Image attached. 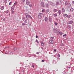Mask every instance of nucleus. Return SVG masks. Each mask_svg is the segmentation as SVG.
<instances>
[{
  "instance_id": "f257e3e1",
  "label": "nucleus",
  "mask_w": 74,
  "mask_h": 74,
  "mask_svg": "<svg viewBox=\"0 0 74 74\" xmlns=\"http://www.w3.org/2000/svg\"><path fill=\"white\" fill-rule=\"evenodd\" d=\"M53 30L54 33H58L59 32V29L56 28H54Z\"/></svg>"
},
{
  "instance_id": "f03ea898",
  "label": "nucleus",
  "mask_w": 74,
  "mask_h": 74,
  "mask_svg": "<svg viewBox=\"0 0 74 74\" xmlns=\"http://www.w3.org/2000/svg\"><path fill=\"white\" fill-rule=\"evenodd\" d=\"M25 15L27 19V20L29 21V20L28 19H29V18L30 15H29V14H28L27 13H25Z\"/></svg>"
},
{
  "instance_id": "7ed1b4c3",
  "label": "nucleus",
  "mask_w": 74,
  "mask_h": 74,
  "mask_svg": "<svg viewBox=\"0 0 74 74\" xmlns=\"http://www.w3.org/2000/svg\"><path fill=\"white\" fill-rule=\"evenodd\" d=\"M42 14L40 13L38 15V18L39 19H41L42 18Z\"/></svg>"
},
{
  "instance_id": "20e7f679",
  "label": "nucleus",
  "mask_w": 74,
  "mask_h": 74,
  "mask_svg": "<svg viewBox=\"0 0 74 74\" xmlns=\"http://www.w3.org/2000/svg\"><path fill=\"white\" fill-rule=\"evenodd\" d=\"M48 3L50 4V5H55V3H53V2L51 1L48 2Z\"/></svg>"
},
{
  "instance_id": "39448f33",
  "label": "nucleus",
  "mask_w": 74,
  "mask_h": 74,
  "mask_svg": "<svg viewBox=\"0 0 74 74\" xmlns=\"http://www.w3.org/2000/svg\"><path fill=\"white\" fill-rule=\"evenodd\" d=\"M40 4H41V6H42V7H45V5H44V2H42V1L41 2Z\"/></svg>"
},
{
  "instance_id": "423d86ee",
  "label": "nucleus",
  "mask_w": 74,
  "mask_h": 74,
  "mask_svg": "<svg viewBox=\"0 0 74 74\" xmlns=\"http://www.w3.org/2000/svg\"><path fill=\"white\" fill-rule=\"evenodd\" d=\"M54 42H53V40H51L49 41V44H52Z\"/></svg>"
},
{
  "instance_id": "0eeeda50",
  "label": "nucleus",
  "mask_w": 74,
  "mask_h": 74,
  "mask_svg": "<svg viewBox=\"0 0 74 74\" xmlns=\"http://www.w3.org/2000/svg\"><path fill=\"white\" fill-rule=\"evenodd\" d=\"M73 21H69L68 22V24H72V23H73Z\"/></svg>"
},
{
  "instance_id": "6e6552de",
  "label": "nucleus",
  "mask_w": 74,
  "mask_h": 74,
  "mask_svg": "<svg viewBox=\"0 0 74 74\" xmlns=\"http://www.w3.org/2000/svg\"><path fill=\"white\" fill-rule=\"evenodd\" d=\"M45 7L46 8H49V5H48V4L46 3L45 4Z\"/></svg>"
},
{
  "instance_id": "1a4fd4ad",
  "label": "nucleus",
  "mask_w": 74,
  "mask_h": 74,
  "mask_svg": "<svg viewBox=\"0 0 74 74\" xmlns=\"http://www.w3.org/2000/svg\"><path fill=\"white\" fill-rule=\"evenodd\" d=\"M26 2L27 5H29V4H30V2L28 0L26 1Z\"/></svg>"
},
{
  "instance_id": "9d476101",
  "label": "nucleus",
  "mask_w": 74,
  "mask_h": 74,
  "mask_svg": "<svg viewBox=\"0 0 74 74\" xmlns=\"http://www.w3.org/2000/svg\"><path fill=\"white\" fill-rule=\"evenodd\" d=\"M41 46L43 47H44L45 46V45H44V43L42 42H41Z\"/></svg>"
},
{
  "instance_id": "9b49d317",
  "label": "nucleus",
  "mask_w": 74,
  "mask_h": 74,
  "mask_svg": "<svg viewBox=\"0 0 74 74\" xmlns=\"http://www.w3.org/2000/svg\"><path fill=\"white\" fill-rule=\"evenodd\" d=\"M26 19H26V18H25V17H23L22 18V20L23 21V22H24Z\"/></svg>"
},
{
  "instance_id": "f8f14e48",
  "label": "nucleus",
  "mask_w": 74,
  "mask_h": 74,
  "mask_svg": "<svg viewBox=\"0 0 74 74\" xmlns=\"http://www.w3.org/2000/svg\"><path fill=\"white\" fill-rule=\"evenodd\" d=\"M49 21L50 22H52V18L51 17L49 18Z\"/></svg>"
},
{
  "instance_id": "ddd939ff",
  "label": "nucleus",
  "mask_w": 74,
  "mask_h": 74,
  "mask_svg": "<svg viewBox=\"0 0 74 74\" xmlns=\"http://www.w3.org/2000/svg\"><path fill=\"white\" fill-rule=\"evenodd\" d=\"M4 8V6H2L1 8L0 9H1V10H3Z\"/></svg>"
},
{
  "instance_id": "4468645a",
  "label": "nucleus",
  "mask_w": 74,
  "mask_h": 74,
  "mask_svg": "<svg viewBox=\"0 0 74 74\" xmlns=\"http://www.w3.org/2000/svg\"><path fill=\"white\" fill-rule=\"evenodd\" d=\"M63 16L65 18H67V17H68V15L67 14H64Z\"/></svg>"
},
{
  "instance_id": "2eb2a0df",
  "label": "nucleus",
  "mask_w": 74,
  "mask_h": 74,
  "mask_svg": "<svg viewBox=\"0 0 74 74\" xmlns=\"http://www.w3.org/2000/svg\"><path fill=\"white\" fill-rule=\"evenodd\" d=\"M62 12H65V10L64 9V8H62Z\"/></svg>"
},
{
  "instance_id": "dca6fc26",
  "label": "nucleus",
  "mask_w": 74,
  "mask_h": 74,
  "mask_svg": "<svg viewBox=\"0 0 74 74\" xmlns=\"http://www.w3.org/2000/svg\"><path fill=\"white\" fill-rule=\"evenodd\" d=\"M56 5H60V3H59V2H56Z\"/></svg>"
},
{
  "instance_id": "f3484780",
  "label": "nucleus",
  "mask_w": 74,
  "mask_h": 74,
  "mask_svg": "<svg viewBox=\"0 0 74 74\" xmlns=\"http://www.w3.org/2000/svg\"><path fill=\"white\" fill-rule=\"evenodd\" d=\"M45 21L46 22H47L48 21V18L47 17H45Z\"/></svg>"
},
{
  "instance_id": "a211bd4d",
  "label": "nucleus",
  "mask_w": 74,
  "mask_h": 74,
  "mask_svg": "<svg viewBox=\"0 0 74 74\" xmlns=\"http://www.w3.org/2000/svg\"><path fill=\"white\" fill-rule=\"evenodd\" d=\"M53 11L54 12H57V11H58V10L56 9H54L53 10Z\"/></svg>"
},
{
  "instance_id": "6ab92c4d",
  "label": "nucleus",
  "mask_w": 74,
  "mask_h": 74,
  "mask_svg": "<svg viewBox=\"0 0 74 74\" xmlns=\"http://www.w3.org/2000/svg\"><path fill=\"white\" fill-rule=\"evenodd\" d=\"M17 4V2L15 1V3H14V5L16 6V5Z\"/></svg>"
},
{
  "instance_id": "aec40b11",
  "label": "nucleus",
  "mask_w": 74,
  "mask_h": 74,
  "mask_svg": "<svg viewBox=\"0 0 74 74\" xmlns=\"http://www.w3.org/2000/svg\"><path fill=\"white\" fill-rule=\"evenodd\" d=\"M58 13L59 15H60V14H61V13H62V11L61 10H59Z\"/></svg>"
},
{
  "instance_id": "412c9836",
  "label": "nucleus",
  "mask_w": 74,
  "mask_h": 74,
  "mask_svg": "<svg viewBox=\"0 0 74 74\" xmlns=\"http://www.w3.org/2000/svg\"><path fill=\"white\" fill-rule=\"evenodd\" d=\"M73 10H74V9L73 8H71L70 9V11H71V12H73Z\"/></svg>"
},
{
  "instance_id": "4be33fe9",
  "label": "nucleus",
  "mask_w": 74,
  "mask_h": 74,
  "mask_svg": "<svg viewBox=\"0 0 74 74\" xmlns=\"http://www.w3.org/2000/svg\"><path fill=\"white\" fill-rule=\"evenodd\" d=\"M59 33L60 35V36H62V34H63V33L62 32H59Z\"/></svg>"
},
{
  "instance_id": "5701e85b",
  "label": "nucleus",
  "mask_w": 74,
  "mask_h": 74,
  "mask_svg": "<svg viewBox=\"0 0 74 74\" xmlns=\"http://www.w3.org/2000/svg\"><path fill=\"white\" fill-rule=\"evenodd\" d=\"M14 51H16V50H17V48H14Z\"/></svg>"
},
{
  "instance_id": "b1692460",
  "label": "nucleus",
  "mask_w": 74,
  "mask_h": 74,
  "mask_svg": "<svg viewBox=\"0 0 74 74\" xmlns=\"http://www.w3.org/2000/svg\"><path fill=\"white\" fill-rule=\"evenodd\" d=\"M24 22L25 23H27V19Z\"/></svg>"
},
{
  "instance_id": "393cba45",
  "label": "nucleus",
  "mask_w": 74,
  "mask_h": 74,
  "mask_svg": "<svg viewBox=\"0 0 74 74\" xmlns=\"http://www.w3.org/2000/svg\"><path fill=\"white\" fill-rule=\"evenodd\" d=\"M4 2L5 3V4H6V3H7V0H5L4 1Z\"/></svg>"
},
{
  "instance_id": "a878e982",
  "label": "nucleus",
  "mask_w": 74,
  "mask_h": 74,
  "mask_svg": "<svg viewBox=\"0 0 74 74\" xmlns=\"http://www.w3.org/2000/svg\"><path fill=\"white\" fill-rule=\"evenodd\" d=\"M53 16H58L57 15V14H53Z\"/></svg>"
},
{
  "instance_id": "bb28decb",
  "label": "nucleus",
  "mask_w": 74,
  "mask_h": 74,
  "mask_svg": "<svg viewBox=\"0 0 74 74\" xmlns=\"http://www.w3.org/2000/svg\"><path fill=\"white\" fill-rule=\"evenodd\" d=\"M22 25L23 26H25L26 25V24H25V23H23L22 24Z\"/></svg>"
},
{
  "instance_id": "cd10ccee",
  "label": "nucleus",
  "mask_w": 74,
  "mask_h": 74,
  "mask_svg": "<svg viewBox=\"0 0 74 74\" xmlns=\"http://www.w3.org/2000/svg\"><path fill=\"white\" fill-rule=\"evenodd\" d=\"M11 11H14V8H11Z\"/></svg>"
},
{
  "instance_id": "c85d7f7f",
  "label": "nucleus",
  "mask_w": 74,
  "mask_h": 74,
  "mask_svg": "<svg viewBox=\"0 0 74 74\" xmlns=\"http://www.w3.org/2000/svg\"><path fill=\"white\" fill-rule=\"evenodd\" d=\"M29 18H30V19H32V16H30V15H29Z\"/></svg>"
},
{
  "instance_id": "c756f323",
  "label": "nucleus",
  "mask_w": 74,
  "mask_h": 74,
  "mask_svg": "<svg viewBox=\"0 0 74 74\" xmlns=\"http://www.w3.org/2000/svg\"><path fill=\"white\" fill-rule=\"evenodd\" d=\"M54 24L56 26V25H58V24L57 23H54Z\"/></svg>"
},
{
  "instance_id": "7c9ffc66",
  "label": "nucleus",
  "mask_w": 74,
  "mask_h": 74,
  "mask_svg": "<svg viewBox=\"0 0 74 74\" xmlns=\"http://www.w3.org/2000/svg\"><path fill=\"white\" fill-rule=\"evenodd\" d=\"M68 6L69 7H71V4H70V3H69L68 5Z\"/></svg>"
},
{
  "instance_id": "2f4dec72",
  "label": "nucleus",
  "mask_w": 74,
  "mask_h": 74,
  "mask_svg": "<svg viewBox=\"0 0 74 74\" xmlns=\"http://www.w3.org/2000/svg\"><path fill=\"white\" fill-rule=\"evenodd\" d=\"M15 6L14 5H13L11 8H15Z\"/></svg>"
},
{
  "instance_id": "473e14b6",
  "label": "nucleus",
  "mask_w": 74,
  "mask_h": 74,
  "mask_svg": "<svg viewBox=\"0 0 74 74\" xmlns=\"http://www.w3.org/2000/svg\"><path fill=\"white\" fill-rule=\"evenodd\" d=\"M57 56L58 58H60V54H58Z\"/></svg>"
},
{
  "instance_id": "72a5a7b5",
  "label": "nucleus",
  "mask_w": 74,
  "mask_h": 74,
  "mask_svg": "<svg viewBox=\"0 0 74 74\" xmlns=\"http://www.w3.org/2000/svg\"><path fill=\"white\" fill-rule=\"evenodd\" d=\"M36 42L38 43V44H39V42H38V40H36Z\"/></svg>"
},
{
  "instance_id": "f704fd0d",
  "label": "nucleus",
  "mask_w": 74,
  "mask_h": 74,
  "mask_svg": "<svg viewBox=\"0 0 74 74\" xmlns=\"http://www.w3.org/2000/svg\"><path fill=\"white\" fill-rule=\"evenodd\" d=\"M29 6L30 7L32 8V4H30V5H29Z\"/></svg>"
},
{
  "instance_id": "c9c22d12",
  "label": "nucleus",
  "mask_w": 74,
  "mask_h": 74,
  "mask_svg": "<svg viewBox=\"0 0 74 74\" xmlns=\"http://www.w3.org/2000/svg\"><path fill=\"white\" fill-rule=\"evenodd\" d=\"M53 63H56V61L55 60H53Z\"/></svg>"
},
{
  "instance_id": "e433bc0d",
  "label": "nucleus",
  "mask_w": 74,
  "mask_h": 74,
  "mask_svg": "<svg viewBox=\"0 0 74 74\" xmlns=\"http://www.w3.org/2000/svg\"><path fill=\"white\" fill-rule=\"evenodd\" d=\"M67 2H65V5H67Z\"/></svg>"
},
{
  "instance_id": "4c0bfd02",
  "label": "nucleus",
  "mask_w": 74,
  "mask_h": 74,
  "mask_svg": "<svg viewBox=\"0 0 74 74\" xmlns=\"http://www.w3.org/2000/svg\"><path fill=\"white\" fill-rule=\"evenodd\" d=\"M32 67H33V69H34V65H32Z\"/></svg>"
},
{
  "instance_id": "58836bf2",
  "label": "nucleus",
  "mask_w": 74,
  "mask_h": 74,
  "mask_svg": "<svg viewBox=\"0 0 74 74\" xmlns=\"http://www.w3.org/2000/svg\"><path fill=\"white\" fill-rule=\"evenodd\" d=\"M11 12L13 14H14V11H12Z\"/></svg>"
},
{
  "instance_id": "ea45409f",
  "label": "nucleus",
  "mask_w": 74,
  "mask_h": 74,
  "mask_svg": "<svg viewBox=\"0 0 74 74\" xmlns=\"http://www.w3.org/2000/svg\"><path fill=\"white\" fill-rule=\"evenodd\" d=\"M66 34H65L64 35H63V37H66Z\"/></svg>"
},
{
  "instance_id": "a19ab883",
  "label": "nucleus",
  "mask_w": 74,
  "mask_h": 74,
  "mask_svg": "<svg viewBox=\"0 0 74 74\" xmlns=\"http://www.w3.org/2000/svg\"><path fill=\"white\" fill-rule=\"evenodd\" d=\"M6 14H8V10H7V12H6Z\"/></svg>"
},
{
  "instance_id": "79ce46f5",
  "label": "nucleus",
  "mask_w": 74,
  "mask_h": 74,
  "mask_svg": "<svg viewBox=\"0 0 74 74\" xmlns=\"http://www.w3.org/2000/svg\"><path fill=\"white\" fill-rule=\"evenodd\" d=\"M44 11H45V10H44V9H43V10H42V12H44Z\"/></svg>"
},
{
  "instance_id": "37998d69",
  "label": "nucleus",
  "mask_w": 74,
  "mask_h": 74,
  "mask_svg": "<svg viewBox=\"0 0 74 74\" xmlns=\"http://www.w3.org/2000/svg\"><path fill=\"white\" fill-rule=\"evenodd\" d=\"M72 3L74 5V1H72Z\"/></svg>"
},
{
  "instance_id": "c03bdc74",
  "label": "nucleus",
  "mask_w": 74,
  "mask_h": 74,
  "mask_svg": "<svg viewBox=\"0 0 74 74\" xmlns=\"http://www.w3.org/2000/svg\"><path fill=\"white\" fill-rule=\"evenodd\" d=\"M61 46H64V44H62L61 45Z\"/></svg>"
},
{
  "instance_id": "a18cd8bd",
  "label": "nucleus",
  "mask_w": 74,
  "mask_h": 74,
  "mask_svg": "<svg viewBox=\"0 0 74 74\" xmlns=\"http://www.w3.org/2000/svg\"><path fill=\"white\" fill-rule=\"evenodd\" d=\"M12 3V2H10V3H9V5H11V3Z\"/></svg>"
},
{
  "instance_id": "49530a36",
  "label": "nucleus",
  "mask_w": 74,
  "mask_h": 74,
  "mask_svg": "<svg viewBox=\"0 0 74 74\" xmlns=\"http://www.w3.org/2000/svg\"><path fill=\"white\" fill-rule=\"evenodd\" d=\"M22 1H23V2H25V0H21Z\"/></svg>"
},
{
  "instance_id": "de8ad7c7",
  "label": "nucleus",
  "mask_w": 74,
  "mask_h": 74,
  "mask_svg": "<svg viewBox=\"0 0 74 74\" xmlns=\"http://www.w3.org/2000/svg\"><path fill=\"white\" fill-rule=\"evenodd\" d=\"M34 57H37V56H36V55H34Z\"/></svg>"
},
{
  "instance_id": "09e8293b",
  "label": "nucleus",
  "mask_w": 74,
  "mask_h": 74,
  "mask_svg": "<svg viewBox=\"0 0 74 74\" xmlns=\"http://www.w3.org/2000/svg\"><path fill=\"white\" fill-rule=\"evenodd\" d=\"M54 52H56V49H54Z\"/></svg>"
},
{
  "instance_id": "8fccbe9b",
  "label": "nucleus",
  "mask_w": 74,
  "mask_h": 74,
  "mask_svg": "<svg viewBox=\"0 0 74 74\" xmlns=\"http://www.w3.org/2000/svg\"><path fill=\"white\" fill-rule=\"evenodd\" d=\"M42 62H44V60H42Z\"/></svg>"
},
{
  "instance_id": "3c124183",
  "label": "nucleus",
  "mask_w": 74,
  "mask_h": 74,
  "mask_svg": "<svg viewBox=\"0 0 74 74\" xmlns=\"http://www.w3.org/2000/svg\"><path fill=\"white\" fill-rule=\"evenodd\" d=\"M51 39H53V38H53V37H51Z\"/></svg>"
},
{
  "instance_id": "603ef678",
  "label": "nucleus",
  "mask_w": 74,
  "mask_h": 74,
  "mask_svg": "<svg viewBox=\"0 0 74 74\" xmlns=\"http://www.w3.org/2000/svg\"><path fill=\"white\" fill-rule=\"evenodd\" d=\"M3 21H5V18H4L3 19Z\"/></svg>"
},
{
  "instance_id": "864d4df0",
  "label": "nucleus",
  "mask_w": 74,
  "mask_h": 74,
  "mask_svg": "<svg viewBox=\"0 0 74 74\" xmlns=\"http://www.w3.org/2000/svg\"><path fill=\"white\" fill-rule=\"evenodd\" d=\"M39 52H36V54H39Z\"/></svg>"
},
{
  "instance_id": "5fc2aeb1",
  "label": "nucleus",
  "mask_w": 74,
  "mask_h": 74,
  "mask_svg": "<svg viewBox=\"0 0 74 74\" xmlns=\"http://www.w3.org/2000/svg\"><path fill=\"white\" fill-rule=\"evenodd\" d=\"M36 38H38V36H36Z\"/></svg>"
},
{
  "instance_id": "6e6d98bb",
  "label": "nucleus",
  "mask_w": 74,
  "mask_h": 74,
  "mask_svg": "<svg viewBox=\"0 0 74 74\" xmlns=\"http://www.w3.org/2000/svg\"><path fill=\"white\" fill-rule=\"evenodd\" d=\"M41 48L42 49H43V48L42 47H41Z\"/></svg>"
},
{
  "instance_id": "4d7b16f0",
  "label": "nucleus",
  "mask_w": 74,
  "mask_h": 74,
  "mask_svg": "<svg viewBox=\"0 0 74 74\" xmlns=\"http://www.w3.org/2000/svg\"><path fill=\"white\" fill-rule=\"evenodd\" d=\"M68 68H69V69H70V67H68Z\"/></svg>"
},
{
  "instance_id": "13d9d810",
  "label": "nucleus",
  "mask_w": 74,
  "mask_h": 74,
  "mask_svg": "<svg viewBox=\"0 0 74 74\" xmlns=\"http://www.w3.org/2000/svg\"><path fill=\"white\" fill-rule=\"evenodd\" d=\"M73 33L74 34V31L73 32Z\"/></svg>"
},
{
  "instance_id": "bf43d9fd",
  "label": "nucleus",
  "mask_w": 74,
  "mask_h": 74,
  "mask_svg": "<svg viewBox=\"0 0 74 74\" xmlns=\"http://www.w3.org/2000/svg\"><path fill=\"white\" fill-rule=\"evenodd\" d=\"M30 25V26H31V25L30 24V25Z\"/></svg>"
},
{
  "instance_id": "052dcab7",
  "label": "nucleus",
  "mask_w": 74,
  "mask_h": 74,
  "mask_svg": "<svg viewBox=\"0 0 74 74\" xmlns=\"http://www.w3.org/2000/svg\"><path fill=\"white\" fill-rule=\"evenodd\" d=\"M5 53V54H6V53Z\"/></svg>"
},
{
  "instance_id": "680f3d73",
  "label": "nucleus",
  "mask_w": 74,
  "mask_h": 74,
  "mask_svg": "<svg viewBox=\"0 0 74 74\" xmlns=\"http://www.w3.org/2000/svg\"><path fill=\"white\" fill-rule=\"evenodd\" d=\"M58 69L57 70V71H58Z\"/></svg>"
},
{
  "instance_id": "e2e57ef3",
  "label": "nucleus",
  "mask_w": 74,
  "mask_h": 74,
  "mask_svg": "<svg viewBox=\"0 0 74 74\" xmlns=\"http://www.w3.org/2000/svg\"><path fill=\"white\" fill-rule=\"evenodd\" d=\"M50 53L52 54V53Z\"/></svg>"
},
{
  "instance_id": "0e129e2a",
  "label": "nucleus",
  "mask_w": 74,
  "mask_h": 74,
  "mask_svg": "<svg viewBox=\"0 0 74 74\" xmlns=\"http://www.w3.org/2000/svg\"><path fill=\"white\" fill-rule=\"evenodd\" d=\"M10 0H9V1H10Z\"/></svg>"
},
{
  "instance_id": "69168bd1",
  "label": "nucleus",
  "mask_w": 74,
  "mask_h": 74,
  "mask_svg": "<svg viewBox=\"0 0 74 74\" xmlns=\"http://www.w3.org/2000/svg\"><path fill=\"white\" fill-rule=\"evenodd\" d=\"M30 14H31V13H30Z\"/></svg>"
}]
</instances>
